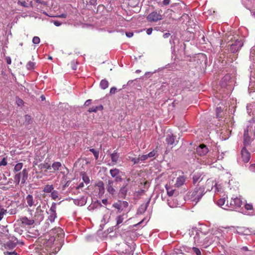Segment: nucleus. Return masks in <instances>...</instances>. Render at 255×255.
Returning <instances> with one entry per match:
<instances>
[{"mask_svg": "<svg viewBox=\"0 0 255 255\" xmlns=\"http://www.w3.org/2000/svg\"><path fill=\"white\" fill-rule=\"evenodd\" d=\"M205 188L204 185L198 184L194 190L190 193L189 196L193 201L197 203L199 201L203 195L206 193L205 191Z\"/></svg>", "mask_w": 255, "mask_h": 255, "instance_id": "nucleus-1", "label": "nucleus"}, {"mask_svg": "<svg viewBox=\"0 0 255 255\" xmlns=\"http://www.w3.org/2000/svg\"><path fill=\"white\" fill-rule=\"evenodd\" d=\"M28 171L26 168H24L21 172L16 173L14 176L15 185H18L20 182L21 184H24L28 178Z\"/></svg>", "mask_w": 255, "mask_h": 255, "instance_id": "nucleus-2", "label": "nucleus"}, {"mask_svg": "<svg viewBox=\"0 0 255 255\" xmlns=\"http://www.w3.org/2000/svg\"><path fill=\"white\" fill-rule=\"evenodd\" d=\"M163 19L162 10H155L149 13L146 16V19L149 22H156Z\"/></svg>", "mask_w": 255, "mask_h": 255, "instance_id": "nucleus-3", "label": "nucleus"}, {"mask_svg": "<svg viewBox=\"0 0 255 255\" xmlns=\"http://www.w3.org/2000/svg\"><path fill=\"white\" fill-rule=\"evenodd\" d=\"M50 235L51 236L50 241H55L56 239L58 240L59 238L62 239L64 236L63 230L60 227L56 228L50 232Z\"/></svg>", "mask_w": 255, "mask_h": 255, "instance_id": "nucleus-4", "label": "nucleus"}, {"mask_svg": "<svg viewBox=\"0 0 255 255\" xmlns=\"http://www.w3.org/2000/svg\"><path fill=\"white\" fill-rule=\"evenodd\" d=\"M175 175L176 177H174L172 180L171 184L174 183V186L175 187H180L184 184L187 177L183 173L181 175H179L178 176H177L176 173Z\"/></svg>", "mask_w": 255, "mask_h": 255, "instance_id": "nucleus-5", "label": "nucleus"}, {"mask_svg": "<svg viewBox=\"0 0 255 255\" xmlns=\"http://www.w3.org/2000/svg\"><path fill=\"white\" fill-rule=\"evenodd\" d=\"M194 233H195V236L193 237L194 239V242L197 243L198 244H202L205 243L206 241H204V236L205 235L203 233L200 231H198L197 230H193L192 231V234L194 235ZM192 235H191V236Z\"/></svg>", "mask_w": 255, "mask_h": 255, "instance_id": "nucleus-6", "label": "nucleus"}, {"mask_svg": "<svg viewBox=\"0 0 255 255\" xmlns=\"http://www.w3.org/2000/svg\"><path fill=\"white\" fill-rule=\"evenodd\" d=\"M35 221L37 222L42 221L44 219V210L42 209L40 205L37 207L36 211L33 217Z\"/></svg>", "mask_w": 255, "mask_h": 255, "instance_id": "nucleus-7", "label": "nucleus"}, {"mask_svg": "<svg viewBox=\"0 0 255 255\" xmlns=\"http://www.w3.org/2000/svg\"><path fill=\"white\" fill-rule=\"evenodd\" d=\"M128 206V203L126 201L119 200L117 202L114 203L113 207L118 210V213L122 212L124 209L127 208Z\"/></svg>", "mask_w": 255, "mask_h": 255, "instance_id": "nucleus-8", "label": "nucleus"}, {"mask_svg": "<svg viewBox=\"0 0 255 255\" xmlns=\"http://www.w3.org/2000/svg\"><path fill=\"white\" fill-rule=\"evenodd\" d=\"M114 184V181L112 180H109L106 187L107 192L109 194H111L113 197L117 194V189Z\"/></svg>", "mask_w": 255, "mask_h": 255, "instance_id": "nucleus-9", "label": "nucleus"}, {"mask_svg": "<svg viewBox=\"0 0 255 255\" xmlns=\"http://www.w3.org/2000/svg\"><path fill=\"white\" fill-rule=\"evenodd\" d=\"M242 205V200L238 197H236L235 198H232L230 203V207L232 209H238L241 207Z\"/></svg>", "mask_w": 255, "mask_h": 255, "instance_id": "nucleus-10", "label": "nucleus"}, {"mask_svg": "<svg viewBox=\"0 0 255 255\" xmlns=\"http://www.w3.org/2000/svg\"><path fill=\"white\" fill-rule=\"evenodd\" d=\"M209 152L208 148L204 144H201L196 148V153L200 156L206 155Z\"/></svg>", "mask_w": 255, "mask_h": 255, "instance_id": "nucleus-11", "label": "nucleus"}, {"mask_svg": "<svg viewBox=\"0 0 255 255\" xmlns=\"http://www.w3.org/2000/svg\"><path fill=\"white\" fill-rule=\"evenodd\" d=\"M56 205L55 203H53L51 205V207L49 210L50 212V216L48 217V220H49L51 223L53 222L56 218Z\"/></svg>", "mask_w": 255, "mask_h": 255, "instance_id": "nucleus-12", "label": "nucleus"}, {"mask_svg": "<svg viewBox=\"0 0 255 255\" xmlns=\"http://www.w3.org/2000/svg\"><path fill=\"white\" fill-rule=\"evenodd\" d=\"M128 190V183H125L120 188L119 192H118L119 197L125 199L127 196Z\"/></svg>", "mask_w": 255, "mask_h": 255, "instance_id": "nucleus-13", "label": "nucleus"}, {"mask_svg": "<svg viewBox=\"0 0 255 255\" xmlns=\"http://www.w3.org/2000/svg\"><path fill=\"white\" fill-rule=\"evenodd\" d=\"M20 221L23 226H31L35 221L33 218L28 219L26 216L21 217L18 221Z\"/></svg>", "mask_w": 255, "mask_h": 255, "instance_id": "nucleus-14", "label": "nucleus"}, {"mask_svg": "<svg viewBox=\"0 0 255 255\" xmlns=\"http://www.w3.org/2000/svg\"><path fill=\"white\" fill-rule=\"evenodd\" d=\"M243 44L241 41H236L234 44L231 45V50L233 53L238 52L242 47Z\"/></svg>", "mask_w": 255, "mask_h": 255, "instance_id": "nucleus-15", "label": "nucleus"}, {"mask_svg": "<svg viewBox=\"0 0 255 255\" xmlns=\"http://www.w3.org/2000/svg\"><path fill=\"white\" fill-rule=\"evenodd\" d=\"M241 155L243 161L244 162H248L250 159V153L246 148H243L241 150Z\"/></svg>", "mask_w": 255, "mask_h": 255, "instance_id": "nucleus-16", "label": "nucleus"}, {"mask_svg": "<svg viewBox=\"0 0 255 255\" xmlns=\"http://www.w3.org/2000/svg\"><path fill=\"white\" fill-rule=\"evenodd\" d=\"M150 201V199H149L148 200V201L145 203H143L140 206V207L137 209V214H142L145 212L147 207L148 206Z\"/></svg>", "mask_w": 255, "mask_h": 255, "instance_id": "nucleus-17", "label": "nucleus"}, {"mask_svg": "<svg viewBox=\"0 0 255 255\" xmlns=\"http://www.w3.org/2000/svg\"><path fill=\"white\" fill-rule=\"evenodd\" d=\"M111 158L112 160V165H115L118 162L119 158V154L115 150L114 151L113 153L111 154Z\"/></svg>", "mask_w": 255, "mask_h": 255, "instance_id": "nucleus-18", "label": "nucleus"}, {"mask_svg": "<svg viewBox=\"0 0 255 255\" xmlns=\"http://www.w3.org/2000/svg\"><path fill=\"white\" fill-rule=\"evenodd\" d=\"M175 136L172 133L167 134L166 137V141L167 144L172 145L175 142Z\"/></svg>", "mask_w": 255, "mask_h": 255, "instance_id": "nucleus-19", "label": "nucleus"}, {"mask_svg": "<svg viewBox=\"0 0 255 255\" xmlns=\"http://www.w3.org/2000/svg\"><path fill=\"white\" fill-rule=\"evenodd\" d=\"M61 166V163L60 162H54L51 165V170L50 173H55L57 171Z\"/></svg>", "mask_w": 255, "mask_h": 255, "instance_id": "nucleus-20", "label": "nucleus"}, {"mask_svg": "<svg viewBox=\"0 0 255 255\" xmlns=\"http://www.w3.org/2000/svg\"><path fill=\"white\" fill-rule=\"evenodd\" d=\"M127 159L131 161L134 164L138 163V158L132 152H129L127 155Z\"/></svg>", "mask_w": 255, "mask_h": 255, "instance_id": "nucleus-21", "label": "nucleus"}, {"mask_svg": "<svg viewBox=\"0 0 255 255\" xmlns=\"http://www.w3.org/2000/svg\"><path fill=\"white\" fill-rule=\"evenodd\" d=\"M26 201L27 204V205L29 207H32V206H35L36 204H34V199L32 195L30 194H28L26 197Z\"/></svg>", "mask_w": 255, "mask_h": 255, "instance_id": "nucleus-22", "label": "nucleus"}, {"mask_svg": "<svg viewBox=\"0 0 255 255\" xmlns=\"http://www.w3.org/2000/svg\"><path fill=\"white\" fill-rule=\"evenodd\" d=\"M244 140L245 144H249L250 143V137L249 135L248 129L245 130L244 134Z\"/></svg>", "mask_w": 255, "mask_h": 255, "instance_id": "nucleus-23", "label": "nucleus"}, {"mask_svg": "<svg viewBox=\"0 0 255 255\" xmlns=\"http://www.w3.org/2000/svg\"><path fill=\"white\" fill-rule=\"evenodd\" d=\"M171 184V183L170 182L169 185L167 184L165 186L167 193L169 196H173L175 192V189H173L172 187H170Z\"/></svg>", "mask_w": 255, "mask_h": 255, "instance_id": "nucleus-24", "label": "nucleus"}, {"mask_svg": "<svg viewBox=\"0 0 255 255\" xmlns=\"http://www.w3.org/2000/svg\"><path fill=\"white\" fill-rule=\"evenodd\" d=\"M120 170L118 168H114L110 170L111 175L112 177L115 178L120 174Z\"/></svg>", "mask_w": 255, "mask_h": 255, "instance_id": "nucleus-25", "label": "nucleus"}, {"mask_svg": "<svg viewBox=\"0 0 255 255\" xmlns=\"http://www.w3.org/2000/svg\"><path fill=\"white\" fill-rule=\"evenodd\" d=\"M103 109V107L102 105H100L99 106L92 107L89 108L88 111L90 113L92 112H97L98 110H102Z\"/></svg>", "mask_w": 255, "mask_h": 255, "instance_id": "nucleus-26", "label": "nucleus"}, {"mask_svg": "<svg viewBox=\"0 0 255 255\" xmlns=\"http://www.w3.org/2000/svg\"><path fill=\"white\" fill-rule=\"evenodd\" d=\"M53 189H54V187H53V185H46L45 186V187L43 189V191L45 193H51V192L53 191Z\"/></svg>", "mask_w": 255, "mask_h": 255, "instance_id": "nucleus-27", "label": "nucleus"}, {"mask_svg": "<svg viewBox=\"0 0 255 255\" xmlns=\"http://www.w3.org/2000/svg\"><path fill=\"white\" fill-rule=\"evenodd\" d=\"M23 167V163L21 162H19L17 163L13 169V172H17L20 171Z\"/></svg>", "mask_w": 255, "mask_h": 255, "instance_id": "nucleus-28", "label": "nucleus"}, {"mask_svg": "<svg viewBox=\"0 0 255 255\" xmlns=\"http://www.w3.org/2000/svg\"><path fill=\"white\" fill-rule=\"evenodd\" d=\"M100 86L102 89H106L109 86V82L106 80H102L100 82Z\"/></svg>", "mask_w": 255, "mask_h": 255, "instance_id": "nucleus-29", "label": "nucleus"}, {"mask_svg": "<svg viewBox=\"0 0 255 255\" xmlns=\"http://www.w3.org/2000/svg\"><path fill=\"white\" fill-rule=\"evenodd\" d=\"M41 169H45L47 170H49V171L51 170V165L48 163H44L43 164H41L40 165Z\"/></svg>", "mask_w": 255, "mask_h": 255, "instance_id": "nucleus-30", "label": "nucleus"}, {"mask_svg": "<svg viewBox=\"0 0 255 255\" xmlns=\"http://www.w3.org/2000/svg\"><path fill=\"white\" fill-rule=\"evenodd\" d=\"M25 122L27 125H29L32 124V120L30 116L26 115L24 117Z\"/></svg>", "mask_w": 255, "mask_h": 255, "instance_id": "nucleus-31", "label": "nucleus"}, {"mask_svg": "<svg viewBox=\"0 0 255 255\" xmlns=\"http://www.w3.org/2000/svg\"><path fill=\"white\" fill-rule=\"evenodd\" d=\"M90 151L93 153L96 159H98L99 157V152L98 150L95 149L94 148H90Z\"/></svg>", "mask_w": 255, "mask_h": 255, "instance_id": "nucleus-32", "label": "nucleus"}, {"mask_svg": "<svg viewBox=\"0 0 255 255\" xmlns=\"http://www.w3.org/2000/svg\"><path fill=\"white\" fill-rule=\"evenodd\" d=\"M50 196L53 199L56 200L58 197V191L56 190L52 191L51 193Z\"/></svg>", "mask_w": 255, "mask_h": 255, "instance_id": "nucleus-33", "label": "nucleus"}, {"mask_svg": "<svg viewBox=\"0 0 255 255\" xmlns=\"http://www.w3.org/2000/svg\"><path fill=\"white\" fill-rule=\"evenodd\" d=\"M35 63L33 62L29 61L26 65L27 68L29 70L33 69L34 68Z\"/></svg>", "mask_w": 255, "mask_h": 255, "instance_id": "nucleus-34", "label": "nucleus"}, {"mask_svg": "<svg viewBox=\"0 0 255 255\" xmlns=\"http://www.w3.org/2000/svg\"><path fill=\"white\" fill-rule=\"evenodd\" d=\"M123 215H119L116 217L117 225H118L123 222Z\"/></svg>", "mask_w": 255, "mask_h": 255, "instance_id": "nucleus-35", "label": "nucleus"}, {"mask_svg": "<svg viewBox=\"0 0 255 255\" xmlns=\"http://www.w3.org/2000/svg\"><path fill=\"white\" fill-rule=\"evenodd\" d=\"M97 185L100 187V193L103 194L104 193V183L103 182H100L98 183Z\"/></svg>", "mask_w": 255, "mask_h": 255, "instance_id": "nucleus-36", "label": "nucleus"}, {"mask_svg": "<svg viewBox=\"0 0 255 255\" xmlns=\"http://www.w3.org/2000/svg\"><path fill=\"white\" fill-rule=\"evenodd\" d=\"M225 202H226V198H221L218 200L217 204L219 206H222L224 205Z\"/></svg>", "mask_w": 255, "mask_h": 255, "instance_id": "nucleus-37", "label": "nucleus"}, {"mask_svg": "<svg viewBox=\"0 0 255 255\" xmlns=\"http://www.w3.org/2000/svg\"><path fill=\"white\" fill-rule=\"evenodd\" d=\"M192 250L196 254V255H202L201 252L198 248L193 247Z\"/></svg>", "mask_w": 255, "mask_h": 255, "instance_id": "nucleus-38", "label": "nucleus"}, {"mask_svg": "<svg viewBox=\"0 0 255 255\" xmlns=\"http://www.w3.org/2000/svg\"><path fill=\"white\" fill-rule=\"evenodd\" d=\"M138 160V162L139 161H144L146 160L148 158V157L147 156V154L145 155H139V157H137Z\"/></svg>", "mask_w": 255, "mask_h": 255, "instance_id": "nucleus-39", "label": "nucleus"}, {"mask_svg": "<svg viewBox=\"0 0 255 255\" xmlns=\"http://www.w3.org/2000/svg\"><path fill=\"white\" fill-rule=\"evenodd\" d=\"M6 246L9 249H13L16 246V244L13 243L11 242H8L6 244Z\"/></svg>", "mask_w": 255, "mask_h": 255, "instance_id": "nucleus-40", "label": "nucleus"}, {"mask_svg": "<svg viewBox=\"0 0 255 255\" xmlns=\"http://www.w3.org/2000/svg\"><path fill=\"white\" fill-rule=\"evenodd\" d=\"M40 38L38 36H34L33 39H32V42L34 43V44H38L40 42Z\"/></svg>", "mask_w": 255, "mask_h": 255, "instance_id": "nucleus-41", "label": "nucleus"}, {"mask_svg": "<svg viewBox=\"0 0 255 255\" xmlns=\"http://www.w3.org/2000/svg\"><path fill=\"white\" fill-rule=\"evenodd\" d=\"M16 103L18 106H21L24 104L23 100L19 98L16 99Z\"/></svg>", "mask_w": 255, "mask_h": 255, "instance_id": "nucleus-42", "label": "nucleus"}, {"mask_svg": "<svg viewBox=\"0 0 255 255\" xmlns=\"http://www.w3.org/2000/svg\"><path fill=\"white\" fill-rule=\"evenodd\" d=\"M200 178V176H198V175H194L193 177V183L195 184L197 182H198Z\"/></svg>", "mask_w": 255, "mask_h": 255, "instance_id": "nucleus-43", "label": "nucleus"}, {"mask_svg": "<svg viewBox=\"0 0 255 255\" xmlns=\"http://www.w3.org/2000/svg\"><path fill=\"white\" fill-rule=\"evenodd\" d=\"M156 153V151H155L154 150H152V151L150 152L149 153L147 154V156L148 158H151L153 157Z\"/></svg>", "mask_w": 255, "mask_h": 255, "instance_id": "nucleus-44", "label": "nucleus"}, {"mask_svg": "<svg viewBox=\"0 0 255 255\" xmlns=\"http://www.w3.org/2000/svg\"><path fill=\"white\" fill-rule=\"evenodd\" d=\"M18 5H20L23 7H28L27 3L25 1H20L18 0L17 2Z\"/></svg>", "mask_w": 255, "mask_h": 255, "instance_id": "nucleus-45", "label": "nucleus"}, {"mask_svg": "<svg viewBox=\"0 0 255 255\" xmlns=\"http://www.w3.org/2000/svg\"><path fill=\"white\" fill-rule=\"evenodd\" d=\"M7 165V160L6 158L3 157L1 161H0V166H5Z\"/></svg>", "mask_w": 255, "mask_h": 255, "instance_id": "nucleus-46", "label": "nucleus"}, {"mask_svg": "<svg viewBox=\"0 0 255 255\" xmlns=\"http://www.w3.org/2000/svg\"><path fill=\"white\" fill-rule=\"evenodd\" d=\"M83 180L84 181V182L86 183V184L89 183L90 182V179L89 177L86 175L83 176Z\"/></svg>", "mask_w": 255, "mask_h": 255, "instance_id": "nucleus-47", "label": "nucleus"}, {"mask_svg": "<svg viewBox=\"0 0 255 255\" xmlns=\"http://www.w3.org/2000/svg\"><path fill=\"white\" fill-rule=\"evenodd\" d=\"M5 255H18L17 253L15 251L13 252H4Z\"/></svg>", "mask_w": 255, "mask_h": 255, "instance_id": "nucleus-48", "label": "nucleus"}, {"mask_svg": "<svg viewBox=\"0 0 255 255\" xmlns=\"http://www.w3.org/2000/svg\"><path fill=\"white\" fill-rule=\"evenodd\" d=\"M240 255H255V252L250 251L247 253H243Z\"/></svg>", "mask_w": 255, "mask_h": 255, "instance_id": "nucleus-49", "label": "nucleus"}, {"mask_svg": "<svg viewBox=\"0 0 255 255\" xmlns=\"http://www.w3.org/2000/svg\"><path fill=\"white\" fill-rule=\"evenodd\" d=\"M6 213V210H2V211H1V210L0 211V221H1L2 219V218H3L4 215H5Z\"/></svg>", "mask_w": 255, "mask_h": 255, "instance_id": "nucleus-50", "label": "nucleus"}, {"mask_svg": "<svg viewBox=\"0 0 255 255\" xmlns=\"http://www.w3.org/2000/svg\"><path fill=\"white\" fill-rule=\"evenodd\" d=\"M249 170L253 172H255V164H251L249 167Z\"/></svg>", "mask_w": 255, "mask_h": 255, "instance_id": "nucleus-51", "label": "nucleus"}, {"mask_svg": "<svg viewBox=\"0 0 255 255\" xmlns=\"http://www.w3.org/2000/svg\"><path fill=\"white\" fill-rule=\"evenodd\" d=\"M245 208L248 210H252L253 209V205L252 204H246L245 205Z\"/></svg>", "mask_w": 255, "mask_h": 255, "instance_id": "nucleus-52", "label": "nucleus"}, {"mask_svg": "<svg viewBox=\"0 0 255 255\" xmlns=\"http://www.w3.org/2000/svg\"><path fill=\"white\" fill-rule=\"evenodd\" d=\"M179 254H182L183 255H184V254L182 253L181 250L177 249V251H175L174 253V255H178Z\"/></svg>", "mask_w": 255, "mask_h": 255, "instance_id": "nucleus-53", "label": "nucleus"}, {"mask_svg": "<svg viewBox=\"0 0 255 255\" xmlns=\"http://www.w3.org/2000/svg\"><path fill=\"white\" fill-rule=\"evenodd\" d=\"M116 182H121L122 181V178L119 175L115 178Z\"/></svg>", "mask_w": 255, "mask_h": 255, "instance_id": "nucleus-54", "label": "nucleus"}, {"mask_svg": "<svg viewBox=\"0 0 255 255\" xmlns=\"http://www.w3.org/2000/svg\"><path fill=\"white\" fill-rule=\"evenodd\" d=\"M170 2V0H163L162 1V5H168Z\"/></svg>", "mask_w": 255, "mask_h": 255, "instance_id": "nucleus-55", "label": "nucleus"}, {"mask_svg": "<svg viewBox=\"0 0 255 255\" xmlns=\"http://www.w3.org/2000/svg\"><path fill=\"white\" fill-rule=\"evenodd\" d=\"M222 112V109L220 107V108H217L216 109V113H217V115H216V116L217 118H218L219 117V113H221Z\"/></svg>", "mask_w": 255, "mask_h": 255, "instance_id": "nucleus-56", "label": "nucleus"}, {"mask_svg": "<svg viewBox=\"0 0 255 255\" xmlns=\"http://www.w3.org/2000/svg\"><path fill=\"white\" fill-rule=\"evenodd\" d=\"M5 60L7 64H10L11 63V60L10 57H6L5 58Z\"/></svg>", "mask_w": 255, "mask_h": 255, "instance_id": "nucleus-57", "label": "nucleus"}, {"mask_svg": "<svg viewBox=\"0 0 255 255\" xmlns=\"http://www.w3.org/2000/svg\"><path fill=\"white\" fill-rule=\"evenodd\" d=\"M116 90L117 89L116 87H112L110 90V93L111 94H115L116 93Z\"/></svg>", "mask_w": 255, "mask_h": 255, "instance_id": "nucleus-58", "label": "nucleus"}, {"mask_svg": "<svg viewBox=\"0 0 255 255\" xmlns=\"http://www.w3.org/2000/svg\"><path fill=\"white\" fill-rule=\"evenodd\" d=\"M149 183L148 181H145L144 182V188H146L147 189H148V186H149Z\"/></svg>", "mask_w": 255, "mask_h": 255, "instance_id": "nucleus-59", "label": "nucleus"}, {"mask_svg": "<svg viewBox=\"0 0 255 255\" xmlns=\"http://www.w3.org/2000/svg\"><path fill=\"white\" fill-rule=\"evenodd\" d=\"M152 31V28H148V29L146 30V33H147L148 35H150V34H151Z\"/></svg>", "mask_w": 255, "mask_h": 255, "instance_id": "nucleus-60", "label": "nucleus"}, {"mask_svg": "<svg viewBox=\"0 0 255 255\" xmlns=\"http://www.w3.org/2000/svg\"><path fill=\"white\" fill-rule=\"evenodd\" d=\"M84 187V183L83 182L80 183L78 186L76 187L77 189H79Z\"/></svg>", "mask_w": 255, "mask_h": 255, "instance_id": "nucleus-61", "label": "nucleus"}, {"mask_svg": "<svg viewBox=\"0 0 255 255\" xmlns=\"http://www.w3.org/2000/svg\"><path fill=\"white\" fill-rule=\"evenodd\" d=\"M37 3H41L42 4H46V2L44 1L41 0H35Z\"/></svg>", "mask_w": 255, "mask_h": 255, "instance_id": "nucleus-62", "label": "nucleus"}, {"mask_svg": "<svg viewBox=\"0 0 255 255\" xmlns=\"http://www.w3.org/2000/svg\"><path fill=\"white\" fill-rule=\"evenodd\" d=\"M170 33H165L163 34V37L164 38H167L170 36Z\"/></svg>", "mask_w": 255, "mask_h": 255, "instance_id": "nucleus-63", "label": "nucleus"}, {"mask_svg": "<svg viewBox=\"0 0 255 255\" xmlns=\"http://www.w3.org/2000/svg\"><path fill=\"white\" fill-rule=\"evenodd\" d=\"M242 251H245V253H247V252H250L248 250V248L247 247H243L242 249H241Z\"/></svg>", "mask_w": 255, "mask_h": 255, "instance_id": "nucleus-64", "label": "nucleus"}]
</instances>
